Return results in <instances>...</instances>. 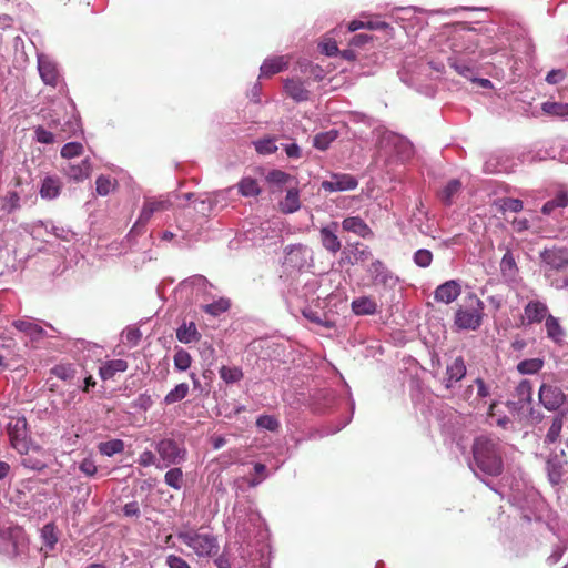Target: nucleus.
I'll use <instances>...</instances> for the list:
<instances>
[{"instance_id":"30","label":"nucleus","mask_w":568,"mask_h":568,"mask_svg":"<svg viewBox=\"0 0 568 568\" xmlns=\"http://www.w3.org/2000/svg\"><path fill=\"white\" fill-rule=\"evenodd\" d=\"M545 327L548 338L552 339L556 343H560L562 341L565 331L559 324L558 318L549 314L545 318Z\"/></svg>"},{"instance_id":"9","label":"nucleus","mask_w":568,"mask_h":568,"mask_svg":"<svg viewBox=\"0 0 568 568\" xmlns=\"http://www.w3.org/2000/svg\"><path fill=\"white\" fill-rule=\"evenodd\" d=\"M489 396L490 387L483 378H476L462 394V398L475 409L484 407Z\"/></svg>"},{"instance_id":"44","label":"nucleus","mask_w":568,"mask_h":568,"mask_svg":"<svg viewBox=\"0 0 568 568\" xmlns=\"http://www.w3.org/2000/svg\"><path fill=\"white\" fill-rule=\"evenodd\" d=\"M219 373L226 384L237 383L243 378L242 369L236 366H222Z\"/></svg>"},{"instance_id":"60","label":"nucleus","mask_w":568,"mask_h":568,"mask_svg":"<svg viewBox=\"0 0 568 568\" xmlns=\"http://www.w3.org/2000/svg\"><path fill=\"white\" fill-rule=\"evenodd\" d=\"M320 47H321V51L328 57L335 55L338 52L336 41L331 38L324 39L321 42Z\"/></svg>"},{"instance_id":"21","label":"nucleus","mask_w":568,"mask_h":568,"mask_svg":"<svg viewBox=\"0 0 568 568\" xmlns=\"http://www.w3.org/2000/svg\"><path fill=\"white\" fill-rule=\"evenodd\" d=\"M343 230L347 232H352L361 237L371 236L372 230L366 224V222L359 216H349L343 220L342 222Z\"/></svg>"},{"instance_id":"39","label":"nucleus","mask_w":568,"mask_h":568,"mask_svg":"<svg viewBox=\"0 0 568 568\" xmlns=\"http://www.w3.org/2000/svg\"><path fill=\"white\" fill-rule=\"evenodd\" d=\"M60 193V183L57 179L47 176L41 185L40 194L43 199L52 200Z\"/></svg>"},{"instance_id":"29","label":"nucleus","mask_w":568,"mask_h":568,"mask_svg":"<svg viewBox=\"0 0 568 568\" xmlns=\"http://www.w3.org/2000/svg\"><path fill=\"white\" fill-rule=\"evenodd\" d=\"M462 190V182L458 179L450 180L440 191L439 199L445 205H450Z\"/></svg>"},{"instance_id":"53","label":"nucleus","mask_w":568,"mask_h":568,"mask_svg":"<svg viewBox=\"0 0 568 568\" xmlns=\"http://www.w3.org/2000/svg\"><path fill=\"white\" fill-rule=\"evenodd\" d=\"M265 179L270 184L281 186L288 182L290 174L281 170H272L266 174Z\"/></svg>"},{"instance_id":"3","label":"nucleus","mask_w":568,"mask_h":568,"mask_svg":"<svg viewBox=\"0 0 568 568\" xmlns=\"http://www.w3.org/2000/svg\"><path fill=\"white\" fill-rule=\"evenodd\" d=\"M178 538L191 548L199 557H212L219 551V541L211 532H201L195 529H180Z\"/></svg>"},{"instance_id":"48","label":"nucleus","mask_w":568,"mask_h":568,"mask_svg":"<svg viewBox=\"0 0 568 568\" xmlns=\"http://www.w3.org/2000/svg\"><path fill=\"white\" fill-rule=\"evenodd\" d=\"M164 481L168 486L180 489L183 483V473L181 468H171L164 475Z\"/></svg>"},{"instance_id":"50","label":"nucleus","mask_w":568,"mask_h":568,"mask_svg":"<svg viewBox=\"0 0 568 568\" xmlns=\"http://www.w3.org/2000/svg\"><path fill=\"white\" fill-rule=\"evenodd\" d=\"M51 374L57 376L58 378L62 381H70L74 377L75 371L72 367V365L69 364H60L55 365L51 369Z\"/></svg>"},{"instance_id":"10","label":"nucleus","mask_w":568,"mask_h":568,"mask_svg":"<svg viewBox=\"0 0 568 568\" xmlns=\"http://www.w3.org/2000/svg\"><path fill=\"white\" fill-rule=\"evenodd\" d=\"M171 206L172 203L169 199L161 197L159 200H146L135 224L132 227V232H139L143 229L155 212L169 210Z\"/></svg>"},{"instance_id":"62","label":"nucleus","mask_w":568,"mask_h":568,"mask_svg":"<svg viewBox=\"0 0 568 568\" xmlns=\"http://www.w3.org/2000/svg\"><path fill=\"white\" fill-rule=\"evenodd\" d=\"M80 130V121L78 118L72 116L68 119L61 128V131L65 132L68 135L75 134Z\"/></svg>"},{"instance_id":"12","label":"nucleus","mask_w":568,"mask_h":568,"mask_svg":"<svg viewBox=\"0 0 568 568\" xmlns=\"http://www.w3.org/2000/svg\"><path fill=\"white\" fill-rule=\"evenodd\" d=\"M541 262L547 271H561L568 267V248L551 247L540 253Z\"/></svg>"},{"instance_id":"13","label":"nucleus","mask_w":568,"mask_h":568,"mask_svg":"<svg viewBox=\"0 0 568 568\" xmlns=\"http://www.w3.org/2000/svg\"><path fill=\"white\" fill-rule=\"evenodd\" d=\"M312 260V251L306 245L293 244L285 247V264L294 268H303Z\"/></svg>"},{"instance_id":"61","label":"nucleus","mask_w":568,"mask_h":568,"mask_svg":"<svg viewBox=\"0 0 568 568\" xmlns=\"http://www.w3.org/2000/svg\"><path fill=\"white\" fill-rule=\"evenodd\" d=\"M139 465L142 467L156 466V457L153 452L144 450L140 454L138 459Z\"/></svg>"},{"instance_id":"46","label":"nucleus","mask_w":568,"mask_h":568,"mask_svg":"<svg viewBox=\"0 0 568 568\" xmlns=\"http://www.w3.org/2000/svg\"><path fill=\"white\" fill-rule=\"evenodd\" d=\"M231 306V303L227 298L221 297L213 303L206 304L203 306V311L212 316H219L222 313L226 312Z\"/></svg>"},{"instance_id":"8","label":"nucleus","mask_w":568,"mask_h":568,"mask_svg":"<svg viewBox=\"0 0 568 568\" xmlns=\"http://www.w3.org/2000/svg\"><path fill=\"white\" fill-rule=\"evenodd\" d=\"M372 283L385 292L393 291L399 284V277L381 260L373 261L366 268Z\"/></svg>"},{"instance_id":"43","label":"nucleus","mask_w":568,"mask_h":568,"mask_svg":"<svg viewBox=\"0 0 568 568\" xmlns=\"http://www.w3.org/2000/svg\"><path fill=\"white\" fill-rule=\"evenodd\" d=\"M237 186L243 196H256L261 192L257 181L253 178H243Z\"/></svg>"},{"instance_id":"1","label":"nucleus","mask_w":568,"mask_h":568,"mask_svg":"<svg viewBox=\"0 0 568 568\" xmlns=\"http://www.w3.org/2000/svg\"><path fill=\"white\" fill-rule=\"evenodd\" d=\"M486 40L485 34L465 24L454 28L447 37V45L452 51V55L447 57L449 65L464 78L471 79L473 65L463 60L476 62L491 53L493 50L484 48Z\"/></svg>"},{"instance_id":"45","label":"nucleus","mask_w":568,"mask_h":568,"mask_svg":"<svg viewBox=\"0 0 568 568\" xmlns=\"http://www.w3.org/2000/svg\"><path fill=\"white\" fill-rule=\"evenodd\" d=\"M95 185L98 195L106 196L115 189L116 181L110 176L100 175L95 181Z\"/></svg>"},{"instance_id":"18","label":"nucleus","mask_w":568,"mask_h":568,"mask_svg":"<svg viewBox=\"0 0 568 568\" xmlns=\"http://www.w3.org/2000/svg\"><path fill=\"white\" fill-rule=\"evenodd\" d=\"M548 315V307L541 301H530L524 307V318L527 324L541 323Z\"/></svg>"},{"instance_id":"22","label":"nucleus","mask_w":568,"mask_h":568,"mask_svg":"<svg viewBox=\"0 0 568 568\" xmlns=\"http://www.w3.org/2000/svg\"><path fill=\"white\" fill-rule=\"evenodd\" d=\"M21 458V465L31 470H42L47 467L45 464V450L41 447V453L29 450L28 453H19Z\"/></svg>"},{"instance_id":"64","label":"nucleus","mask_w":568,"mask_h":568,"mask_svg":"<svg viewBox=\"0 0 568 568\" xmlns=\"http://www.w3.org/2000/svg\"><path fill=\"white\" fill-rule=\"evenodd\" d=\"M37 141L44 144H50L54 142V135L50 131L39 126L36 130Z\"/></svg>"},{"instance_id":"49","label":"nucleus","mask_w":568,"mask_h":568,"mask_svg":"<svg viewBox=\"0 0 568 568\" xmlns=\"http://www.w3.org/2000/svg\"><path fill=\"white\" fill-rule=\"evenodd\" d=\"M174 367L180 371L184 372L191 366V355L184 351V349H178L174 354Z\"/></svg>"},{"instance_id":"59","label":"nucleus","mask_w":568,"mask_h":568,"mask_svg":"<svg viewBox=\"0 0 568 568\" xmlns=\"http://www.w3.org/2000/svg\"><path fill=\"white\" fill-rule=\"evenodd\" d=\"M503 211L520 212L523 210V201L519 199H505L501 203Z\"/></svg>"},{"instance_id":"31","label":"nucleus","mask_w":568,"mask_h":568,"mask_svg":"<svg viewBox=\"0 0 568 568\" xmlns=\"http://www.w3.org/2000/svg\"><path fill=\"white\" fill-rule=\"evenodd\" d=\"M44 227L48 232L54 234L58 239H61L63 241H71L74 236V233L71 230H67L64 227H59L53 224L49 225L44 223L43 221H38L32 226V233L37 234L38 229Z\"/></svg>"},{"instance_id":"24","label":"nucleus","mask_w":568,"mask_h":568,"mask_svg":"<svg viewBox=\"0 0 568 568\" xmlns=\"http://www.w3.org/2000/svg\"><path fill=\"white\" fill-rule=\"evenodd\" d=\"M466 375V365L463 357H457L446 368V387L450 388L453 384L463 379Z\"/></svg>"},{"instance_id":"26","label":"nucleus","mask_w":568,"mask_h":568,"mask_svg":"<svg viewBox=\"0 0 568 568\" xmlns=\"http://www.w3.org/2000/svg\"><path fill=\"white\" fill-rule=\"evenodd\" d=\"M500 272L507 282H515L517 278L518 267L510 251H507L500 261Z\"/></svg>"},{"instance_id":"14","label":"nucleus","mask_w":568,"mask_h":568,"mask_svg":"<svg viewBox=\"0 0 568 568\" xmlns=\"http://www.w3.org/2000/svg\"><path fill=\"white\" fill-rule=\"evenodd\" d=\"M358 181L355 176L346 173H334L329 180L321 183V187L326 192H344L356 189Z\"/></svg>"},{"instance_id":"55","label":"nucleus","mask_w":568,"mask_h":568,"mask_svg":"<svg viewBox=\"0 0 568 568\" xmlns=\"http://www.w3.org/2000/svg\"><path fill=\"white\" fill-rule=\"evenodd\" d=\"M83 145L79 142H70L63 145L61 149V155L65 159L78 156L82 153Z\"/></svg>"},{"instance_id":"32","label":"nucleus","mask_w":568,"mask_h":568,"mask_svg":"<svg viewBox=\"0 0 568 568\" xmlns=\"http://www.w3.org/2000/svg\"><path fill=\"white\" fill-rule=\"evenodd\" d=\"M91 170V163L88 159H85L78 165H69L67 174L71 180L79 182L89 178Z\"/></svg>"},{"instance_id":"52","label":"nucleus","mask_w":568,"mask_h":568,"mask_svg":"<svg viewBox=\"0 0 568 568\" xmlns=\"http://www.w3.org/2000/svg\"><path fill=\"white\" fill-rule=\"evenodd\" d=\"M254 146L260 154H272L277 150L275 140L272 138L255 141Z\"/></svg>"},{"instance_id":"63","label":"nucleus","mask_w":568,"mask_h":568,"mask_svg":"<svg viewBox=\"0 0 568 568\" xmlns=\"http://www.w3.org/2000/svg\"><path fill=\"white\" fill-rule=\"evenodd\" d=\"M165 562L169 568H191L182 557L176 555H169Z\"/></svg>"},{"instance_id":"11","label":"nucleus","mask_w":568,"mask_h":568,"mask_svg":"<svg viewBox=\"0 0 568 568\" xmlns=\"http://www.w3.org/2000/svg\"><path fill=\"white\" fill-rule=\"evenodd\" d=\"M538 395L540 404L549 412L559 409L566 400L561 388L555 385L542 384Z\"/></svg>"},{"instance_id":"23","label":"nucleus","mask_w":568,"mask_h":568,"mask_svg":"<svg viewBox=\"0 0 568 568\" xmlns=\"http://www.w3.org/2000/svg\"><path fill=\"white\" fill-rule=\"evenodd\" d=\"M284 90L296 102L306 101L310 98V91L302 81L296 79H287L284 82Z\"/></svg>"},{"instance_id":"25","label":"nucleus","mask_w":568,"mask_h":568,"mask_svg":"<svg viewBox=\"0 0 568 568\" xmlns=\"http://www.w3.org/2000/svg\"><path fill=\"white\" fill-rule=\"evenodd\" d=\"M288 65V59L286 57H273L266 59L261 65V77H270L276 74Z\"/></svg>"},{"instance_id":"51","label":"nucleus","mask_w":568,"mask_h":568,"mask_svg":"<svg viewBox=\"0 0 568 568\" xmlns=\"http://www.w3.org/2000/svg\"><path fill=\"white\" fill-rule=\"evenodd\" d=\"M414 263L419 267H428L433 261V253L426 248H419L414 253Z\"/></svg>"},{"instance_id":"41","label":"nucleus","mask_w":568,"mask_h":568,"mask_svg":"<svg viewBox=\"0 0 568 568\" xmlns=\"http://www.w3.org/2000/svg\"><path fill=\"white\" fill-rule=\"evenodd\" d=\"M544 367V359L529 358L518 363L517 369L520 374L531 375L538 373Z\"/></svg>"},{"instance_id":"5","label":"nucleus","mask_w":568,"mask_h":568,"mask_svg":"<svg viewBox=\"0 0 568 568\" xmlns=\"http://www.w3.org/2000/svg\"><path fill=\"white\" fill-rule=\"evenodd\" d=\"M484 303L476 295L468 297L467 304L455 313V325L459 329L476 331L483 322Z\"/></svg>"},{"instance_id":"58","label":"nucleus","mask_w":568,"mask_h":568,"mask_svg":"<svg viewBox=\"0 0 568 568\" xmlns=\"http://www.w3.org/2000/svg\"><path fill=\"white\" fill-rule=\"evenodd\" d=\"M516 392L520 397V400L530 402L531 399V384L528 381H523L518 384Z\"/></svg>"},{"instance_id":"36","label":"nucleus","mask_w":568,"mask_h":568,"mask_svg":"<svg viewBox=\"0 0 568 568\" xmlns=\"http://www.w3.org/2000/svg\"><path fill=\"white\" fill-rule=\"evenodd\" d=\"M281 211L283 213H294L296 212L300 206V196L298 192L295 189H291L287 191L285 199L281 202Z\"/></svg>"},{"instance_id":"56","label":"nucleus","mask_w":568,"mask_h":568,"mask_svg":"<svg viewBox=\"0 0 568 568\" xmlns=\"http://www.w3.org/2000/svg\"><path fill=\"white\" fill-rule=\"evenodd\" d=\"M122 338L125 344L135 346L141 339V332L139 328H126L122 333Z\"/></svg>"},{"instance_id":"34","label":"nucleus","mask_w":568,"mask_h":568,"mask_svg":"<svg viewBox=\"0 0 568 568\" xmlns=\"http://www.w3.org/2000/svg\"><path fill=\"white\" fill-rule=\"evenodd\" d=\"M176 338L184 344L195 342L200 338V334L193 322L181 325L176 331Z\"/></svg>"},{"instance_id":"28","label":"nucleus","mask_w":568,"mask_h":568,"mask_svg":"<svg viewBox=\"0 0 568 568\" xmlns=\"http://www.w3.org/2000/svg\"><path fill=\"white\" fill-rule=\"evenodd\" d=\"M128 369V363L124 359L108 361L100 367V376L102 379H110L116 373H122Z\"/></svg>"},{"instance_id":"7","label":"nucleus","mask_w":568,"mask_h":568,"mask_svg":"<svg viewBox=\"0 0 568 568\" xmlns=\"http://www.w3.org/2000/svg\"><path fill=\"white\" fill-rule=\"evenodd\" d=\"M155 450L162 462L161 465H156V468L159 469L182 464L186 459L185 447L171 438L159 440L155 444Z\"/></svg>"},{"instance_id":"27","label":"nucleus","mask_w":568,"mask_h":568,"mask_svg":"<svg viewBox=\"0 0 568 568\" xmlns=\"http://www.w3.org/2000/svg\"><path fill=\"white\" fill-rule=\"evenodd\" d=\"M40 537L43 544L42 550H44L45 555H48L49 551H52L54 549L59 540L54 524H45L40 530Z\"/></svg>"},{"instance_id":"4","label":"nucleus","mask_w":568,"mask_h":568,"mask_svg":"<svg viewBox=\"0 0 568 568\" xmlns=\"http://www.w3.org/2000/svg\"><path fill=\"white\" fill-rule=\"evenodd\" d=\"M7 433L12 448L18 453H41V446L33 443L29 436L28 423L23 416L12 417L7 425Z\"/></svg>"},{"instance_id":"47","label":"nucleus","mask_w":568,"mask_h":568,"mask_svg":"<svg viewBox=\"0 0 568 568\" xmlns=\"http://www.w3.org/2000/svg\"><path fill=\"white\" fill-rule=\"evenodd\" d=\"M337 138V133L335 131H327L318 133L314 136L313 145L318 150H326L331 145V143Z\"/></svg>"},{"instance_id":"15","label":"nucleus","mask_w":568,"mask_h":568,"mask_svg":"<svg viewBox=\"0 0 568 568\" xmlns=\"http://www.w3.org/2000/svg\"><path fill=\"white\" fill-rule=\"evenodd\" d=\"M379 145L383 149H387L389 153L395 152L402 156H408L412 151V145L408 141L389 131L383 132Z\"/></svg>"},{"instance_id":"2","label":"nucleus","mask_w":568,"mask_h":568,"mask_svg":"<svg viewBox=\"0 0 568 568\" xmlns=\"http://www.w3.org/2000/svg\"><path fill=\"white\" fill-rule=\"evenodd\" d=\"M474 464L470 468L477 475L476 469L485 475L498 476L503 471L501 452L498 439L479 436L473 445Z\"/></svg>"},{"instance_id":"20","label":"nucleus","mask_w":568,"mask_h":568,"mask_svg":"<svg viewBox=\"0 0 568 568\" xmlns=\"http://www.w3.org/2000/svg\"><path fill=\"white\" fill-rule=\"evenodd\" d=\"M352 312L357 316L374 315L378 312V305L372 296H361L351 303Z\"/></svg>"},{"instance_id":"6","label":"nucleus","mask_w":568,"mask_h":568,"mask_svg":"<svg viewBox=\"0 0 568 568\" xmlns=\"http://www.w3.org/2000/svg\"><path fill=\"white\" fill-rule=\"evenodd\" d=\"M28 549L27 536L22 528L10 527L0 531V554L13 558Z\"/></svg>"},{"instance_id":"57","label":"nucleus","mask_w":568,"mask_h":568,"mask_svg":"<svg viewBox=\"0 0 568 568\" xmlns=\"http://www.w3.org/2000/svg\"><path fill=\"white\" fill-rule=\"evenodd\" d=\"M79 469H80L81 473H83L88 477L94 476L97 474V471H98L95 462L91 457L84 458L80 463Z\"/></svg>"},{"instance_id":"33","label":"nucleus","mask_w":568,"mask_h":568,"mask_svg":"<svg viewBox=\"0 0 568 568\" xmlns=\"http://www.w3.org/2000/svg\"><path fill=\"white\" fill-rule=\"evenodd\" d=\"M13 326L18 331L30 335L32 338H39L44 334L42 327H40L34 321L29 318L14 321Z\"/></svg>"},{"instance_id":"38","label":"nucleus","mask_w":568,"mask_h":568,"mask_svg":"<svg viewBox=\"0 0 568 568\" xmlns=\"http://www.w3.org/2000/svg\"><path fill=\"white\" fill-rule=\"evenodd\" d=\"M562 426H564V415L562 414L556 415L552 418L551 425L545 436V440H544L545 444L556 443L560 437Z\"/></svg>"},{"instance_id":"16","label":"nucleus","mask_w":568,"mask_h":568,"mask_svg":"<svg viewBox=\"0 0 568 568\" xmlns=\"http://www.w3.org/2000/svg\"><path fill=\"white\" fill-rule=\"evenodd\" d=\"M462 293V286L460 284L455 281L450 280L443 284H440L434 292V298L437 302L449 304L457 300V297Z\"/></svg>"},{"instance_id":"37","label":"nucleus","mask_w":568,"mask_h":568,"mask_svg":"<svg viewBox=\"0 0 568 568\" xmlns=\"http://www.w3.org/2000/svg\"><path fill=\"white\" fill-rule=\"evenodd\" d=\"M99 453L103 456L112 457L124 450V442L122 439H111L102 442L98 445Z\"/></svg>"},{"instance_id":"54","label":"nucleus","mask_w":568,"mask_h":568,"mask_svg":"<svg viewBox=\"0 0 568 568\" xmlns=\"http://www.w3.org/2000/svg\"><path fill=\"white\" fill-rule=\"evenodd\" d=\"M256 425L258 428L275 432L278 428L280 423L272 415H261L256 420Z\"/></svg>"},{"instance_id":"40","label":"nucleus","mask_w":568,"mask_h":568,"mask_svg":"<svg viewBox=\"0 0 568 568\" xmlns=\"http://www.w3.org/2000/svg\"><path fill=\"white\" fill-rule=\"evenodd\" d=\"M568 205V194L566 191H559L558 194L550 201H547L541 211L544 214H551L558 207H566Z\"/></svg>"},{"instance_id":"17","label":"nucleus","mask_w":568,"mask_h":568,"mask_svg":"<svg viewBox=\"0 0 568 568\" xmlns=\"http://www.w3.org/2000/svg\"><path fill=\"white\" fill-rule=\"evenodd\" d=\"M38 69L41 79L45 84L55 87L59 80L57 64L47 55L38 57Z\"/></svg>"},{"instance_id":"35","label":"nucleus","mask_w":568,"mask_h":568,"mask_svg":"<svg viewBox=\"0 0 568 568\" xmlns=\"http://www.w3.org/2000/svg\"><path fill=\"white\" fill-rule=\"evenodd\" d=\"M541 110L551 116L568 120V103L547 101L541 104Z\"/></svg>"},{"instance_id":"19","label":"nucleus","mask_w":568,"mask_h":568,"mask_svg":"<svg viewBox=\"0 0 568 568\" xmlns=\"http://www.w3.org/2000/svg\"><path fill=\"white\" fill-rule=\"evenodd\" d=\"M337 223H332L329 226H324L320 231L322 245L331 253H337L341 247V241L336 234Z\"/></svg>"},{"instance_id":"42","label":"nucleus","mask_w":568,"mask_h":568,"mask_svg":"<svg viewBox=\"0 0 568 568\" xmlns=\"http://www.w3.org/2000/svg\"><path fill=\"white\" fill-rule=\"evenodd\" d=\"M189 394V385L186 383L178 384L172 390H170L164 397L165 405H172L184 399Z\"/></svg>"}]
</instances>
